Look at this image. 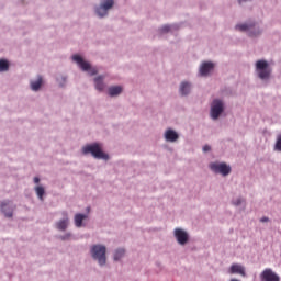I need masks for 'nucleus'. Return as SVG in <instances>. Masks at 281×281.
<instances>
[{
  "label": "nucleus",
  "instance_id": "obj_23",
  "mask_svg": "<svg viewBox=\"0 0 281 281\" xmlns=\"http://www.w3.org/2000/svg\"><path fill=\"white\" fill-rule=\"evenodd\" d=\"M124 254H126V251L124 249H117L114 252V260H121L122 258H124Z\"/></svg>",
  "mask_w": 281,
  "mask_h": 281
},
{
  "label": "nucleus",
  "instance_id": "obj_7",
  "mask_svg": "<svg viewBox=\"0 0 281 281\" xmlns=\"http://www.w3.org/2000/svg\"><path fill=\"white\" fill-rule=\"evenodd\" d=\"M221 113H223V101L215 99L211 105L212 120H218Z\"/></svg>",
  "mask_w": 281,
  "mask_h": 281
},
{
  "label": "nucleus",
  "instance_id": "obj_26",
  "mask_svg": "<svg viewBox=\"0 0 281 281\" xmlns=\"http://www.w3.org/2000/svg\"><path fill=\"white\" fill-rule=\"evenodd\" d=\"M210 150H211L210 145H205V146L203 147V151H204V153H210Z\"/></svg>",
  "mask_w": 281,
  "mask_h": 281
},
{
  "label": "nucleus",
  "instance_id": "obj_2",
  "mask_svg": "<svg viewBox=\"0 0 281 281\" xmlns=\"http://www.w3.org/2000/svg\"><path fill=\"white\" fill-rule=\"evenodd\" d=\"M91 256L101 267L106 265V247L102 245H93L91 247Z\"/></svg>",
  "mask_w": 281,
  "mask_h": 281
},
{
  "label": "nucleus",
  "instance_id": "obj_6",
  "mask_svg": "<svg viewBox=\"0 0 281 281\" xmlns=\"http://www.w3.org/2000/svg\"><path fill=\"white\" fill-rule=\"evenodd\" d=\"M260 281H280V276L271 268H266L259 276Z\"/></svg>",
  "mask_w": 281,
  "mask_h": 281
},
{
  "label": "nucleus",
  "instance_id": "obj_29",
  "mask_svg": "<svg viewBox=\"0 0 281 281\" xmlns=\"http://www.w3.org/2000/svg\"><path fill=\"white\" fill-rule=\"evenodd\" d=\"M243 203V200H237L236 202H234V205H240Z\"/></svg>",
  "mask_w": 281,
  "mask_h": 281
},
{
  "label": "nucleus",
  "instance_id": "obj_20",
  "mask_svg": "<svg viewBox=\"0 0 281 281\" xmlns=\"http://www.w3.org/2000/svg\"><path fill=\"white\" fill-rule=\"evenodd\" d=\"M180 93L181 95H188L190 93V83L189 82H182L180 85Z\"/></svg>",
  "mask_w": 281,
  "mask_h": 281
},
{
  "label": "nucleus",
  "instance_id": "obj_13",
  "mask_svg": "<svg viewBox=\"0 0 281 281\" xmlns=\"http://www.w3.org/2000/svg\"><path fill=\"white\" fill-rule=\"evenodd\" d=\"M1 212L7 218H12V207H10V201H4L0 205Z\"/></svg>",
  "mask_w": 281,
  "mask_h": 281
},
{
  "label": "nucleus",
  "instance_id": "obj_27",
  "mask_svg": "<svg viewBox=\"0 0 281 281\" xmlns=\"http://www.w3.org/2000/svg\"><path fill=\"white\" fill-rule=\"evenodd\" d=\"M260 221L261 223H269V217H262Z\"/></svg>",
  "mask_w": 281,
  "mask_h": 281
},
{
  "label": "nucleus",
  "instance_id": "obj_12",
  "mask_svg": "<svg viewBox=\"0 0 281 281\" xmlns=\"http://www.w3.org/2000/svg\"><path fill=\"white\" fill-rule=\"evenodd\" d=\"M214 69V64L212 61H205L200 67V76H209L210 71Z\"/></svg>",
  "mask_w": 281,
  "mask_h": 281
},
{
  "label": "nucleus",
  "instance_id": "obj_11",
  "mask_svg": "<svg viewBox=\"0 0 281 281\" xmlns=\"http://www.w3.org/2000/svg\"><path fill=\"white\" fill-rule=\"evenodd\" d=\"M229 273H235L237 276H241V278H247V272L245 271V267L239 263H234L231 266Z\"/></svg>",
  "mask_w": 281,
  "mask_h": 281
},
{
  "label": "nucleus",
  "instance_id": "obj_4",
  "mask_svg": "<svg viewBox=\"0 0 281 281\" xmlns=\"http://www.w3.org/2000/svg\"><path fill=\"white\" fill-rule=\"evenodd\" d=\"M72 60L77 63V65L80 67V69H82V71H88L90 76H95V74H98V69L92 68L91 64H89V61H85V59L80 57V55H74Z\"/></svg>",
  "mask_w": 281,
  "mask_h": 281
},
{
  "label": "nucleus",
  "instance_id": "obj_18",
  "mask_svg": "<svg viewBox=\"0 0 281 281\" xmlns=\"http://www.w3.org/2000/svg\"><path fill=\"white\" fill-rule=\"evenodd\" d=\"M43 85V77H38L36 81H31L32 91H38Z\"/></svg>",
  "mask_w": 281,
  "mask_h": 281
},
{
  "label": "nucleus",
  "instance_id": "obj_24",
  "mask_svg": "<svg viewBox=\"0 0 281 281\" xmlns=\"http://www.w3.org/2000/svg\"><path fill=\"white\" fill-rule=\"evenodd\" d=\"M274 150H278L279 153H281V134L278 135V137H277V142H276V145H274Z\"/></svg>",
  "mask_w": 281,
  "mask_h": 281
},
{
  "label": "nucleus",
  "instance_id": "obj_14",
  "mask_svg": "<svg viewBox=\"0 0 281 281\" xmlns=\"http://www.w3.org/2000/svg\"><path fill=\"white\" fill-rule=\"evenodd\" d=\"M165 138L167 142H177V139H179V134L172 130H167L165 133Z\"/></svg>",
  "mask_w": 281,
  "mask_h": 281
},
{
  "label": "nucleus",
  "instance_id": "obj_25",
  "mask_svg": "<svg viewBox=\"0 0 281 281\" xmlns=\"http://www.w3.org/2000/svg\"><path fill=\"white\" fill-rule=\"evenodd\" d=\"M170 30L169 25H165L160 29L161 34H166V32H168Z\"/></svg>",
  "mask_w": 281,
  "mask_h": 281
},
{
  "label": "nucleus",
  "instance_id": "obj_15",
  "mask_svg": "<svg viewBox=\"0 0 281 281\" xmlns=\"http://www.w3.org/2000/svg\"><path fill=\"white\" fill-rule=\"evenodd\" d=\"M94 86L98 91H104V77L99 76L94 78Z\"/></svg>",
  "mask_w": 281,
  "mask_h": 281
},
{
  "label": "nucleus",
  "instance_id": "obj_1",
  "mask_svg": "<svg viewBox=\"0 0 281 281\" xmlns=\"http://www.w3.org/2000/svg\"><path fill=\"white\" fill-rule=\"evenodd\" d=\"M82 153H83V155H89V153H91V155H92V157H94V159H105V160L109 159V155H106V154H104V151H102V147L98 143L90 144V145L82 147Z\"/></svg>",
  "mask_w": 281,
  "mask_h": 281
},
{
  "label": "nucleus",
  "instance_id": "obj_8",
  "mask_svg": "<svg viewBox=\"0 0 281 281\" xmlns=\"http://www.w3.org/2000/svg\"><path fill=\"white\" fill-rule=\"evenodd\" d=\"M114 3L115 2L113 0H103V3H101V5L95 10L97 14L99 16H106V14H109V10L113 8Z\"/></svg>",
  "mask_w": 281,
  "mask_h": 281
},
{
  "label": "nucleus",
  "instance_id": "obj_3",
  "mask_svg": "<svg viewBox=\"0 0 281 281\" xmlns=\"http://www.w3.org/2000/svg\"><path fill=\"white\" fill-rule=\"evenodd\" d=\"M256 69L258 71V77L261 80H267L271 76V70L269 69V63H267V60H258L256 63Z\"/></svg>",
  "mask_w": 281,
  "mask_h": 281
},
{
  "label": "nucleus",
  "instance_id": "obj_5",
  "mask_svg": "<svg viewBox=\"0 0 281 281\" xmlns=\"http://www.w3.org/2000/svg\"><path fill=\"white\" fill-rule=\"evenodd\" d=\"M210 169L216 175H223V177H227L232 172V167L225 162H212L210 164Z\"/></svg>",
  "mask_w": 281,
  "mask_h": 281
},
{
  "label": "nucleus",
  "instance_id": "obj_10",
  "mask_svg": "<svg viewBox=\"0 0 281 281\" xmlns=\"http://www.w3.org/2000/svg\"><path fill=\"white\" fill-rule=\"evenodd\" d=\"M256 27V24H237L236 30H239V32H249V36H258L260 34V31H257L254 33V30Z\"/></svg>",
  "mask_w": 281,
  "mask_h": 281
},
{
  "label": "nucleus",
  "instance_id": "obj_21",
  "mask_svg": "<svg viewBox=\"0 0 281 281\" xmlns=\"http://www.w3.org/2000/svg\"><path fill=\"white\" fill-rule=\"evenodd\" d=\"M35 192L40 199V201H43V196L45 195V188L38 186V187H35Z\"/></svg>",
  "mask_w": 281,
  "mask_h": 281
},
{
  "label": "nucleus",
  "instance_id": "obj_17",
  "mask_svg": "<svg viewBox=\"0 0 281 281\" xmlns=\"http://www.w3.org/2000/svg\"><path fill=\"white\" fill-rule=\"evenodd\" d=\"M68 226H69V218L60 220L59 222L56 223V227L60 232H65V229H67Z\"/></svg>",
  "mask_w": 281,
  "mask_h": 281
},
{
  "label": "nucleus",
  "instance_id": "obj_22",
  "mask_svg": "<svg viewBox=\"0 0 281 281\" xmlns=\"http://www.w3.org/2000/svg\"><path fill=\"white\" fill-rule=\"evenodd\" d=\"M10 69V64L5 59H0V71H8Z\"/></svg>",
  "mask_w": 281,
  "mask_h": 281
},
{
  "label": "nucleus",
  "instance_id": "obj_16",
  "mask_svg": "<svg viewBox=\"0 0 281 281\" xmlns=\"http://www.w3.org/2000/svg\"><path fill=\"white\" fill-rule=\"evenodd\" d=\"M120 93H122V87L113 86L109 88V95L111 98H115V95H120Z\"/></svg>",
  "mask_w": 281,
  "mask_h": 281
},
{
  "label": "nucleus",
  "instance_id": "obj_19",
  "mask_svg": "<svg viewBox=\"0 0 281 281\" xmlns=\"http://www.w3.org/2000/svg\"><path fill=\"white\" fill-rule=\"evenodd\" d=\"M87 218V215L85 214H76L75 215V225L76 227H82V221H85Z\"/></svg>",
  "mask_w": 281,
  "mask_h": 281
},
{
  "label": "nucleus",
  "instance_id": "obj_9",
  "mask_svg": "<svg viewBox=\"0 0 281 281\" xmlns=\"http://www.w3.org/2000/svg\"><path fill=\"white\" fill-rule=\"evenodd\" d=\"M175 238L178 240L179 245H186L188 243L189 236L188 233L181 228H176L175 232Z\"/></svg>",
  "mask_w": 281,
  "mask_h": 281
},
{
  "label": "nucleus",
  "instance_id": "obj_28",
  "mask_svg": "<svg viewBox=\"0 0 281 281\" xmlns=\"http://www.w3.org/2000/svg\"><path fill=\"white\" fill-rule=\"evenodd\" d=\"M34 183H41V179L38 177L34 178Z\"/></svg>",
  "mask_w": 281,
  "mask_h": 281
}]
</instances>
